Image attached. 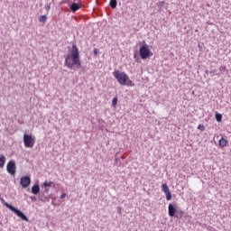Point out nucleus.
Returning <instances> with one entry per match:
<instances>
[{"label": "nucleus", "mask_w": 231, "mask_h": 231, "mask_svg": "<svg viewBox=\"0 0 231 231\" xmlns=\"http://www.w3.org/2000/svg\"><path fill=\"white\" fill-rule=\"evenodd\" d=\"M30 183H32V179L28 175L23 176L20 179V185H22L23 189H28Z\"/></svg>", "instance_id": "8"}, {"label": "nucleus", "mask_w": 231, "mask_h": 231, "mask_svg": "<svg viewBox=\"0 0 231 231\" xmlns=\"http://www.w3.org/2000/svg\"><path fill=\"white\" fill-rule=\"evenodd\" d=\"M39 21L40 23H46V21H48V17H46V14H43L39 17Z\"/></svg>", "instance_id": "18"}, {"label": "nucleus", "mask_w": 231, "mask_h": 231, "mask_svg": "<svg viewBox=\"0 0 231 231\" xmlns=\"http://www.w3.org/2000/svg\"><path fill=\"white\" fill-rule=\"evenodd\" d=\"M206 73H208V70H206Z\"/></svg>", "instance_id": "33"}, {"label": "nucleus", "mask_w": 231, "mask_h": 231, "mask_svg": "<svg viewBox=\"0 0 231 231\" xmlns=\"http://www.w3.org/2000/svg\"><path fill=\"white\" fill-rule=\"evenodd\" d=\"M23 143L28 149H32L35 145V137H32V134H24Z\"/></svg>", "instance_id": "5"}, {"label": "nucleus", "mask_w": 231, "mask_h": 231, "mask_svg": "<svg viewBox=\"0 0 231 231\" xmlns=\"http://www.w3.org/2000/svg\"><path fill=\"white\" fill-rule=\"evenodd\" d=\"M157 6H158V8H160V10H162V8H163V6H165V1H161V2L157 3Z\"/></svg>", "instance_id": "21"}, {"label": "nucleus", "mask_w": 231, "mask_h": 231, "mask_svg": "<svg viewBox=\"0 0 231 231\" xmlns=\"http://www.w3.org/2000/svg\"><path fill=\"white\" fill-rule=\"evenodd\" d=\"M218 145H219V147H226L228 145V141L226 139H225L224 137H222L218 141Z\"/></svg>", "instance_id": "13"}, {"label": "nucleus", "mask_w": 231, "mask_h": 231, "mask_svg": "<svg viewBox=\"0 0 231 231\" xmlns=\"http://www.w3.org/2000/svg\"><path fill=\"white\" fill-rule=\"evenodd\" d=\"M219 71H221L223 73V71H226V66L222 65L219 67Z\"/></svg>", "instance_id": "23"}, {"label": "nucleus", "mask_w": 231, "mask_h": 231, "mask_svg": "<svg viewBox=\"0 0 231 231\" xmlns=\"http://www.w3.org/2000/svg\"><path fill=\"white\" fill-rule=\"evenodd\" d=\"M69 8H70L71 12H77L78 10H80V5H79L77 3H72L69 5Z\"/></svg>", "instance_id": "12"}, {"label": "nucleus", "mask_w": 231, "mask_h": 231, "mask_svg": "<svg viewBox=\"0 0 231 231\" xmlns=\"http://www.w3.org/2000/svg\"><path fill=\"white\" fill-rule=\"evenodd\" d=\"M134 59H138V54H136V52H134Z\"/></svg>", "instance_id": "29"}, {"label": "nucleus", "mask_w": 231, "mask_h": 231, "mask_svg": "<svg viewBox=\"0 0 231 231\" xmlns=\"http://www.w3.org/2000/svg\"><path fill=\"white\" fill-rule=\"evenodd\" d=\"M5 163H6V156L0 154V169L5 167Z\"/></svg>", "instance_id": "14"}, {"label": "nucleus", "mask_w": 231, "mask_h": 231, "mask_svg": "<svg viewBox=\"0 0 231 231\" xmlns=\"http://www.w3.org/2000/svg\"><path fill=\"white\" fill-rule=\"evenodd\" d=\"M64 66L69 68V69H73V68L80 69V68H82V62H80V52L79 51V47H77L75 43L72 44L70 54H67L65 56Z\"/></svg>", "instance_id": "1"}, {"label": "nucleus", "mask_w": 231, "mask_h": 231, "mask_svg": "<svg viewBox=\"0 0 231 231\" xmlns=\"http://www.w3.org/2000/svg\"><path fill=\"white\" fill-rule=\"evenodd\" d=\"M198 129H199V131H205V125H198Z\"/></svg>", "instance_id": "22"}, {"label": "nucleus", "mask_w": 231, "mask_h": 231, "mask_svg": "<svg viewBox=\"0 0 231 231\" xmlns=\"http://www.w3.org/2000/svg\"><path fill=\"white\" fill-rule=\"evenodd\" d=\"M117 5H118V1H116V0H110L109 5L111 6V8H113V9L116 8Z\"/></svg>", "instance_id": "16"}, {"label": "nucleus", "mask_w": 231, "mask_h": 231, "mask_svg": "<svg viewBox=\"0 0 231 231\" xmlns=\"http://www.w3.org/2000/svg\"><path fill=\"white\" fill-rule=\"evenodd\" d=\"M32 194H34V196H37L41 192V187L39 184H34L31 189Z\"/></svg>", "instance_id": "11"}, {"label": "nucleus", "mask_w": 231, "mask_h": 231, "mask_svg": "<svg viewBox=\"0 0 231 231\" xmlns=\"http://www.w3.org/2000/svg\"><path fill=\"white\" fill-rule=\"evenodd\" d=\"M51 199V194H49L48 197L44 196V194L42 193H38V199L39 201H50V199Z\"/></svg>", "instance_id": "10"}, {"label": "nucleus", "mask_w": 231, "mask_h": 231, "mask_svg": "<svg viewBox=\"0 0 231 231\" xmlns=\"http://www.w3.org/2000/svg\"><path fill=\"white\" fill-rule=\"evenodd\" d=\"M116 104H118V97H115L112 99V106H113V107H116Z\"/></svg>", "instance_id": "20"}, {"label": "nucleus", "mask_w": 231, "mask_h": 231, "mask_svg": "<svg viewBox=\"0 0 231 231\" xmlns=\"http://www.w3.org/2000/svg\"><path fill=\"white\" fill-rule=\"evenodd\" d=\"M118 160H120L119 158H116L115 162L116 163V162H118Z\"/></svg>", "instance_id": "30"}, {"label": "nucleus", "mask_w": 231, "mask_h": 231, "mask_svg": "<svg viewBox=\"0 0 231 231\" xmlns=\"http://www.w3.org/2000/svg\"><path fill=\"white\" fill-rule=\"evenodd\" d=\"M162 190L164 192L167 201H171L172 199V194L171 193V189H169V186L165 183L162 184Z\"/></svg>", "instance_id": "9"}, {"label": "nucleus", "mask_w": 231, "mask_h": 231, "mask_svg": "<svg viewBox=\"0 0 231 231\" xmlns=\"http://www.w3.org/2000/svg\"><path fill=\"white\" fill-rule=\"evenodd\" d=\"M93 53H94V55H96V56L98 55V53H99L98 49L95 48L94 51H93Z\"/></svg>", "instance_id": "25"}, {"label": "nucleus", "mask_w": 231, "mask_h": 231, "mask_svg": "<svg viewBox=\"0 0 231 231\" xmlns=\"http://www.w3.org/2000/svg\"><path fill=\"white\" fill-rule=\"evenodd\" d=\"M50 192V188H44L43 194H48Z\"/></svg>", "instance_id": "26"}, {"label": "nucleus", "mask_w": 231, "mask_h": 231, "mask_svg": "<svg viewBox=\"0 0 231 231\" xmlns=\"http://www.w3.org/2000/svg\"><path fill=\"white\" fill-rule=\"evenodd\" d=\"M0 201L2 204L6 207V208H9L11 212H14L18 217H21L23 221H28V217L23 213V211L19 210L17 208L14 207L12 204H9L8 202L5 201V199L3 197H0Z\"/></svg>", "instance_id": "3"}, {"label": "nucleus", "mask_w": 231, "mask_h": 231, "mask_svg": "<svg viewBox=\"0 0 231 231\" xmlns=\"http://www.w3.org/2000/svg\"><path fill=\"white\" fill-rule=\"evenodd\" d=\"M113 77H115L120 86H133V81L129 79V76L125 72L115 70Z\"/></svg>", "instance_id": "2"}, {"label": "nucleus", "mask_w": 231, "mask_h": 231, "mask_svg": "<svg viewBox=\"0 0 231 231\" xmlns=\"http://www.w3.org/2000/svg\"><path fill=\"white\" fill-rule=\"evenodd\" d=\"M31 200H32L33 203H35V201H37V197H35V196L31 197Z\"/></svg>", "instance_id": "27"}, {"label": "nucleus", "mask_w": 231, "mask_h": 231, "mask_svg": "<svg viewBox=\"0 0 231 231\" xmlns=\"http://www.w3.org/2000/svg\"><path fill=\"white\" fill-rule=\"evenodd\" d=\"M177 212H178V209H176V206H174V204H169L168 214L170 217H177V219H180L181 217H180L179 215H176Z\"/></svg>", "instance_id": "7"}, {"label": "nucleus", "mask_w": 231, "mask_h": 231, "mask_svg": "<svg viewBox=\"0 0 231 231\" xmlns=\"http://www.w3.org/2000/svg\"><path fill=\"white\" fill-rule=\"evenodd\" d=\"M139 55L143 60H147V59H150V57H152V52L151 51V49H149V45L145 43V42H143V45L139 49Z\"/></svg>", "instance_id": "4"}, {"label": "nucleus", "mask_w": 231, "mask_h": 231, "mask_svg": "<svg viewBox=\"0 0 231 231\" xmlns=\"http://www.w3.org/2000/svg\"><path fill=\"white\" fill-rule=\"evenodd\" d=\"M64 198H66V193H62L60 197V199H64Z\"/></svg>", "instance_id": "28"}, {"label": "nucleus", "mask_w": 231, "mask_h": 231, "mask_svg": "<svg viewBox=\"0 0 231 231\" xmlns=\"http://www.w3.org/2000/svg\"><path fill=\"white\" fill-rule=\"evenodd\" d=\"M51 185H53V181H44L42 187L49 188L51 187Z\"/></svg>", "instance_id": "19"}, {"label": "nucleus", "mask_w": 231, "mask_h": 231, "mask_svg": "<svg viewBox=\"0 0 231 231\" xmlns=\"http://www.w3.org/2000/svg\"><path fill=\"white\" fill-rule=\"evenodd\" d=\"M139 46H142V42H139Z\"/></svg>", "instance_id": "31"}, {"label": "nucleus", "mask_w": 231, "mask_h": 231, "mask_svg": "<svg viewBox=\"0 0 231 231\" xmlns=\"http://www.w3.org/2000/svg\"><path fill=\"white\" fill-rule=\"evenodd\" d=\"M16 170H17V166L15 165V161L14 160L9 161L6 165V171L8 174H11V176L15 175Z\"/></svg>", "instance_id": "6"}, {"label": "nucleus", "mask_w": 231, "mask_h": 231, "mask_svg": "<svg viewBox=\"0 0 231 231\" xmlns=\"http://www.w3.org/2000/svg\"><path fill=\"white\" fill-rule=\"evenodd\" d=\"M50 8H51V4H47L45 5V10H46L47 14H48V12H50Z\"/></svg>", "instance_id": "24"}, {"label": "nucleus", "mask_w": 231, "mask_h": 231, "mask_svg": "<svg viewBox=\"0 0 231 231\" xmlns=\"http://www.w3.org/2000/svg\"><path fill=\"white\" fill-rule=\"evenodd\" d=\"M215 118H216L217 122H223V115H221L219 113H216Z\"/></svg>", "instance_id": "15"}, {"label": "nucleus", "mask_w": 231, "mask_h": 231, "mask_svg": "<svg viewBox=\"0 0 231 231\" xmlns=\"http://www.w3.org/2000/svg\"><path fill=\"white\" fill-rule=\"evenodd\" d=\"M211 77H214V75H217V77H219V75H221L220 73H217V69H213L209 71Z\"/></svg>", "instance_id": "17"}, {"label": "nucleus", "mask_w": 231, "mask_h": 231, "mask_svg": "<svg viewBox=\"0 0 231 231\" xmlns=\"http://www.w3.org/2000/svg\"><path fill=\"white\" fill-rule=\"evenodd\" d=\"M121 158H122V160H124V159H125V158H124V156H122Z\"/></svg>", "instance_id": "32"}]
</instances>
